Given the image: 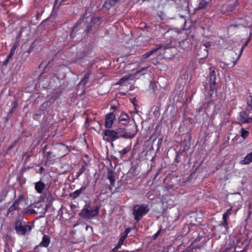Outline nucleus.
Listing matches in <instances>:
<instances>
[{"mask_svg":"<svg viewBox=\"0 0 252 252\" xmlns=\"http://www.w3.org/2000/svg\"><path fill=\"white\" fill-rule=\"evenodd\" d=\"M216 75H210V92L208 93L207 94L208 96H212L213 94L214 93V92L216 90Z\"/></svg>","mask_w":252,"mask_h":252,"instance_id":"1a4fd4ad","label":"nucleus"},{"mask_svg":"<svg viewBox=\"0 0 252 252\" xmlns=\"http://www.w3.org/2000/svg\"><path fill=\"white\" fill-rule=\"evenodd\" d=\"M25 199L23 195H20L18 198L15 200L13 203L10 206L7 211V215H9L11 212L14 211H19L20 205L25 203Z\"/></svg>","mask_w":252,"mask_h":252,"instance_id":"423d86ee","label":"nucleus"},{"mask_svg":"<svg viewBox=\"0 0 252 252\" xmlns=\"http://www.w3.org/2000/svg\"><path fill=\"white\" fill-rule=\"evenodd\" d=\"M169 48V46L168 45H157L156 48L152 49L151 51L146 53L145 54L142 55L141 57V60L142 62L145 61L147 59L149 58L150 56L157 52L158 51H159V53H162L164 51Z\"/></svg>","mask_w":252,"mask_h":252,"instance_id":"7ed1b4c3","label":"nucleus"},{"mask_svg":"<svg viewBox=\"0 0 252 252\" xmlns=\"http://www.w3.org/2000/svg\"><path fill=\"white\" fill-rule=\"evenodd\" d=\"M103 139L108 141H114L119 138L118 133L111 129H106L104 131Z\"/></svg>","mask_w":252,"mask_h":252,"instance_id":"0eeeda50","label":"nucleus"},{"mask_svg":"<svg viewBox=\"0 0 252 252\" xmlns=\"http://www.w3.org/2000/svg\"><path fill=\"white\" fill-rule=\"evenodd\" d=\"M10 59H9L8 57H7L6 59L4 60V61L3 63V65L5 66L7 65Z\"/></svg>","mask_w":252,"mask_h":252,"instance_id":"f704fd0d","label":"nucleus"},{"mask_svg":"<svg viewBox=\"0 0 252 252\" xmlns=\"http://www.w3.org/2000/svg\"><path fill=\"white\" fill-rule=\"evenodd\" d=\"M43 169V168L42 167H41V168H40V170H42Z\"/></svg>","mask_w":252,"mask_h":252,"instance_id":"c03bdc74","label":"nucleus"},{"mask_svg":"<svg viewBox=\"0 0 252 252\" xmlns=\"http://www.w3.org/2000/svg\"><path fill=\"white\" fill-rule=\"evenodd\" d=\"M89 206H88L87 207L85 206L80 213V216L85 219H89L98 214L99 211V207H96L94 209H89Z\"/></svg>","mask_w":252,"mask_h":252,"instance_id":"f03ea898","label":"nucleus"},{"mask_svg":"<svg viewBox=\"0 0 252 252\" xmlns=\"http://www.w3.org/2000/svg\"><path fill=\"white\" fill-rule=\"evenodd\" d=\"M129 118V116L125 113H122L119 117L120 121H126Z\"/></svg>","mask_w":252,"mask_h":252,"instance_id":"a878e982","label":"nucleus"},{"mask_svg":"<svg viewBox=\"0 0 252 252\" xmlns=\"http://www.w3.org/2000/svg\"><path fill=\"white\" fill-rule=\"evenodd\" d=\"M16 49V46H13L10 50V52L8 54L7 57L9 59H11Z\"/></svg>","mask_w":252,"mask_h":252,"instance_id":"c756f323","label":"nucleus"},{"mask_svg":"<svg viewBox=\"0 0 252 252\" xmlns=\"http://www.w3.org/2000/svg\"><path fill=\"white\" fill-rule=\"evenodd\" d=\"M85 169V166H83L78 170L75 175L77 179L84 172Z\"/></svg>","mask_w":252,"mask_h":252,"instance_id":"b1692460","label":"nucleus"},{"mask_svg":"<svg viewBox=\"0 0 252 252\" xmlns=\"http://www.w3.org/2000/svg\"><path fill=\"white\" fill-rule=\"evenodd\" d=\"M131 149V146H127L125 148H124L123 150L120 151L119 152L121 156L124 155L126 154H127Z\"/></svg>","mask_w":252,"mask_h":252,"instance_id":"393cba45","label":"nucleus"},{"mask_svg":"<svg viewBox=\"0 0 252 252\" xmlns=\"http://www.w3.org/2000/svg\"><path fill=\"white\" fill-rule=\"evenodd\" d=\"M235 28H239L241 26L244 27L251 28L252 27V13L248 16H246L244 19H239L238 23L237 24L232 25Z\"/></svg>","mask_w":252,"mask_h":252,"instance_id":"39448f33","label":"nucleus"},{"mask_svg":"<svg viewBox=\"0 0 252 252\" xmlns=\"http://www.w3.org/2000/svg\"><path fill=\"white\" fill-rule=\"evenodd\" d=\"M126 237H127V236H125V235H124L123 234H121V237H120L118 242L120 243V244H122L123 245L124 241L126 240Z\"/></svg>","mask_w":252,"mask_h":252,"instance_id":"7c9ffc66","label":"nucleus"},{"mask_svg":"<svg viewBox=\"0 0 252 252\" xmlns=\"http://www.w3.org/2000/svg\"><path fill=\"white\" fill-rule=\"evenodd\" d=\"M236 1H234L232 4H228L227 6L226 10L227 11H230V12L232 11L234 9V8H235V7L236 6Z\"/></svg>","mask_w":252,"mask_h":252,"instance_id":"5701e85b","label":"nucleus"},{"mask_svg":"<svg viewBox=\"0 0 252 252\" xmlns=\"http://www.w3.org/2000/svg\"><path fill=\"white\" fill-rule=\"evenodd\" d=\"M148 211L149 208L147 205H137L134 206L133 209V214L134 216L135 220L138 222Z\"/></svg>","mask_w":252,"mask_h":252,"instance_id":"f257e3e1","label":"nucleus"},{"mask_svg":"<svg viewBox=\"0 0 252 252\" xmlns=\"http://www.w3.org/2000/svg\"><path fill=\"white\" fill-rule=\"evenodd\" d=\"M107 178L110 181L111 185H113L116 181L115 172L112 169H108Z\"/></svg>","mask_w":252,"mask_h":252,"instance_id":"2eb2a0df","label":"nucleus"},{"mask_svg":"<svg viewBox=\"0 0 252 252\" xmlns=\"http://www.w3.org/2000/svg\"><path fill=\"white\" fill-rule=\"evenodd\" d=\"M240 120L244 123H252V117H249V115L246 112L240 113Z\"/></svg>","mask_w":252,"mask_h":252,"instance_id":"9d476101","label":"nucleus"},{"mask_svg":"<svg viewBox=\"0 0 252 252\" xmlns=\"http://www.w3.org/2000/svg\"><path fill=\"white\" fill-rule=\"evenodd\" d=\"M250 40V38H249L248 39L247 41L246 42V43L241 48V49L239 51V54L237 57V60H238L239 59V58L240 57L242 52H243L244 48L247 46V45L248 43V42H249Z\"/></svg>","mask_w":252,"mask_h":252,"instance_id":"cd10ccee","label":"nucleus"},{"mask_svg":"<svg viewBox=\"0 0 252 252\" xmlns=\"http://www.w3.org/2000/svg\"><path fill=\"white\" fill-rule=\"evenodd\" d=\"M15 229L19 235H25L32 230V227L29 225H23L20 220H17L15 222Z\"/></svg>","mask_w":252,"mask_h":252,"instance_id":"20e7f679","label":"nucleus"},{"mask_svg":"<svg viewBox=\"0 0 252 252\" xmlns=\"http://www.w3.org/2000/svg\"><path fill=\"white\" fill-rule=\"evenodd\" d=\"M252 162V152L246 156L244 159L241 161V163L248 164Z\"/></svg>","mask_w":252,"mask_h":252,"instance_id":"f3484780","label":"nucleus"},{"mask_svg":"<svg viewBox=\"0 0 252 252\" xmlns=\"http://www.w3.org/2000/svg\"><path fill=\"white\" fill-rule=\"evenodd\" d=\"M249 133V132L248 131L246 130L243 128H242V129H241V136L243 138H244V139L246 138L248 136Z\"/></svg>","mask_w":252,"mask_h":252,"instance_id":"c85d7f7f","label":"nucleus"},{"mask_svg":"<svg viewBox=\"0 0 252 252\" xmlns=\"http://www.w3.org/2000/svg\"><path fill=\"white\" fill-rule=\"evenodd\" d=\"M91 75V72L89 71L85 72L83 78L81 80L80 83L83 85H85L89 79V76Z\"/></svg>","mask_w":252,"mask_h":252,"instance_id":"aec40b11","label":"nucleus"},{"mask_svg":"<svg viewBox=\"0 0 252 252\" xmlns=\"http://www.w3.org/2000/svg\"><path fill=\"white\" fill-rule=\"evenodd\" d=\"M247 250L246 249H244L243 250H242L240 252H246Z\"/></svg>","mask_w":252,"mask_h":252,"instance_id":"ea45409f","label":"nucleus"},{"mask_svg":"<svg viewBox=\"0 0 252 252\" xmlns=\"http://www.w3.org/2000/svg\"><path fill=\"white\" fill-rule=\"evenodd\" d=\"M17 141L16 140V141H14V142L12 144H11L10 145H9V147H8V149H7V150H10V149H11L12 148H13L15 146V145L16 143H17Z\"/></svg>","mask_w":252,"mask_h":252,"instance_id":"72a5a7b5","label":"nucleus"},{"mask_svg":"<svg viewBox=\"0 0 252 252\" xmlns=\"http://www.w3.org/2000/svg\"><path fill=\"white\" fill-rule=\"evenodd\" d=\"M50 242V240L49 236L47 235H44L42 237V241L40 243V246L44 247H47L48 246Z\"/></svg>","mask_w":252,"mask_h":252,"instance_id":"dca6fc26","label":"nucleus"},{"mask_svg":"<svg viewBox=\"0 0 252 252\" xmlns=\"http://www.w3.org/2000/svg\"><path fill=\"white\" fill-rule=\"evenodd\" d=\"M147 68V67H143L141 70L139 71L138 72H140L142 70H146Z\"/></svg>","mask_w":252,"mask_h":252,"instance_id":"58836bf2","label":"nucleus"},{"mask_svg":"<svg viewBox=\"0 0 252 252\" xmlns=\"http://www.w3.org/2000/svg\"><path fill=\"white\" fill-rule=\"evenodd\" d=\"M122 245L123 244H120V243L118 242L117 245L116 247H115V249L118 250V249L121 248Z\"/></svg>","mask_w":252,"mask_h":252,"instance_id":"c9c22d12","label":"nucleus"},{"mask_svg":"<svg viewBox=\"0 0 252 252\" xmlns=\"http://www.w3.org/2000/svg\"><path fill=\"white\" fill-rule=\"evenodd\" d=\"M236 61H235V62H234V64H233V65H234L236 64Z\"/></svg>","mask_w":252,"mask_h":252,"instance_id":"79ce46f5","label":"nucleus"},{"mask_svg":"<svg viewBox=\"0 0 252 252\" xmlns=\"http://www.w3.org/2000/svg\"><path fill=\"white\" fill-rule=\"evenodd\" d=\"M210 75H216V73L214 69L212 70V68H210Z\"/></svg>","mask_w":252,"mask_h":252,"instance_id":"e433bc0d","label":"nucleus"},{"mask_svg":"<svg viewBox=\"0 0 252 252\" xmlns=\"http://www.w3.org/2000/svg\"><path fill=\"white\" fill-rule=\"evenodd\" d=\"M130 231H131L130 228L128 227V228H126L125 231L124 232H123L122 234H123L127 237V235L130 232Z\"/></svg>","mask_w":252,"mask_h":252,"instance_id":"473e14b6","label":"nucleus"},{"mask_svg":"<svg viewBox=\"0 0 252 252\" xmlns=\"http://www.w3.org/2000/svg\"><path fill=\"white\" fill-rule=\"evenodd\" d=\"M32 48L31 47H30V48L29 49V51H28V52L29 53H30L32 50Z\"/></svg>","mask_w":252,"mask_h":252,"instance_id":"a19ab883","label":"nucleus"},{"mask_svg":"<svg viewBox=\"0 0 252 252\" xmlns=\"http://www.w3.org/2000/svg\"><path fill=\"white\" fill-rule=\"evenodd\" d=\"M208 2L206 0H202L199 4L198 8L203 9L207 5Z\"/></svg>","mask_w":252,"mask_h":252,"instance_id":"bb28decb","label":"nucleus"},{"mask_svg":"<svg viewBox=\"0 0 252 252\" xmlns=\"http://www.w3.org/2000/svg\"><path fill=\"white\" fill-rule=\"evenodd\" d=\"M45 187V184L40 181L35 183V189L38 193H42Z\"/></svg>","mask_w":252,"mask_h":252,"instance_id":"f8f14e48","label":"nucleus"},{"mask_svg":"<svg viewBox=\"0 0 252 252\" xmlns=\"http://www.w3.org/2000/svg\"><path fill=\"white\" fill-rule=\"evenodd\" d=\"M111 109H114V106H111Z\"/></svg>","mask_w":252,"mask_h":252,"instance_id":"37998d69","label":"nucleus"},{"mask_svg":"<svg viewBox=\"0 0 252 252\" xmlns=\"http://www.w3.org/2000/svg\"><path fill=\"white\" fill-rule=\"evenodd\" d=\"M115 118V115L113 112H110L107 114L105 117V127L107 128H111Z\"/></svg>","mask_w":252,"mask_h":252,"instance_id":"6e6552de","label":"nucleus"},{"mask_svg":"<svg viewBox=\"0 0 252 252\" xmlns=\"http://www.w3.org/2000/svg\"><path fill=\"white\" fill-rule=\"evenodd\" d=\"M118 1V0H106L104 3L103 6L106 8L109 9L115 6L117 3Z\"/></svg>","mask_w":252,"mask_h":252,"instance_id":"4468645a","label":"nucleus"},{"mask_svg":"<svg viewBox=\"0 0 252 252\" xmlns=\"http://www.w3.org/2000/svg\"><path fill=\"white\" fill-rule=\"evenodd\" d=\"M87 188V186H82L81 188L74 191L73 192L70 194L69 196L73 198L78 197L82 192L84 191Z\"/></svg>","mask_w":252,"mask_h":252,"instance_id":"9b49d317","label":"nucleus"},{"mask_svg":"<svg viewBox=\"0 0 252 252\" xmlns=\"http://www.w3.org/2000/svg\"><path fill=\"white\" fill-rule=\"evenodd\" d=\"M137 133L136 131L134 130L132 132H126L123 135L121 136L122 137L126 139H131L135 137Z\"/></svg>","mask_w":252,"mask_h":252,"instance_id":"a211bd4d","label":"nucleus"},{"mask_svg":"<svg viewBox=\"0 0 252 252\" xmlns=\"http://www.w3.org/2000/svg\"><path fill=\"white\" fill-rule=\"evenodd\" d=\"M160 229L157 232V233L155 234V237H157L160 233Z\"/></svg>","mask_w":252,"mask_h":252,"instance_id":"4c0bfd02","label":"nucleus"},{"mask_svg":"<svg viewBox=\"0 0 252 252\" xmlns=\"http://www.w3.org/2000/svg\"><path fill=\"white\" fill-rule=\"evenodd\" d=\"M131 76H124L119 81L116 83V85H125V83L127 82Z\"/></svg>","mask_w":252,"mask_h":252,"instance_id":"412c9836","label":"nucleus"},{"mask_svg":"<svg viewBox=\"0 0 252 252\" xmlns=\"http://www.w3.org/2000/svg\"><path fill=\"white\" fill-rule=\"evenodd\" d=\"M247 108L248 110H252V96L247 97Z\"/></svg>","mask_w":252,"mask_h":252,"instance_id":"4be33fe9","label":"nucleus"},{"mask_svg":"<svg viewBox=\"0 0 252 252\" xmlns=\"http://www.w3.org/2000/svg\"><path fill=\"white\" fill-rule=\"evenodd\" d=\"M231 208L228 209L226 212H225L222 216V219H223V223L221 224V225H223L225 226H228V222H227V219L229 217V216L231 214Z\"/></svg>","mask_w":252,"mask_h":252,"instance_id":"ddd939ff","label":"nucleus"},{"mask_svg":"<svg viewBox=\"0 0 252 252\" xmlns=\"http://www.w3.org/2000/svg\"><path fill=\"white\" fill-rule=\"evenodd\" d=\"M35 212V210L32 209H29L24 211L23 213L25 214H32Z\"/></svg>","mask_w":252,"mask_h":252,"instance_id":"2f4dec72","label":"nucleus"},{"mask_svg":"<svg viewBox=\"0 0 252 252\" xmlns=\"http://www.w3.org/2000/svg\"><path fill=\"white\" fill-rule=\"evenodd\" d=\"M197 249L195 243H192L189 247H188L185 250L182 252H195V251Z\"/></svg>","mask_w":252,"mask_h":252,"instance_id":"6ab92c4d","label":"nucleus"}]
</instances>
